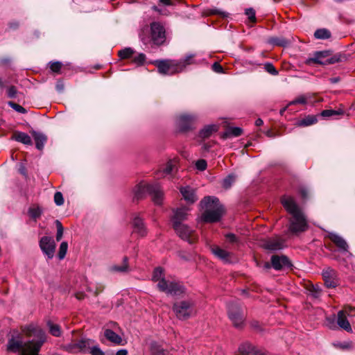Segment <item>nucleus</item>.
Returning a JSON list of instances; mask_svg holds the SVG:
<instances>
[{
    "label": "nucleus",
    "mask_w": 355,
    "mask_h": 355,
    "mask_svg": "<svg viewBox=\"0 0 355 355\" xmlns=\"http://www.w3.org/2000/svg\"><path fill=\"white\" fill-rule=\"evenodd\" d=\"M329 56V53L327 51H316L313 53V57L307 58L304 63L307 65L313 64L325 65L327 64V58Z\"/></svg>",
    "instance_id": "18"
},
{
    "label": "nucleus",
    "mask_w": 355,
    "mask_h": 355,
    "mask_svg": "<svg viewBox=\"0 0 355 355\" xmlns=\"http://www.w3.org/2000/svg\"><path fill=\"white\" fill-rule=\"evenodd\" d=\"M105 337L111 343L116 345H123V339L121 336L115 333L113 330L106 329L104 331Z\"/></svg>",
    "instance_id": "22"
},
{
    "label": "nucleus",
    "mask_w": 355,
    "mask_h": 355,
    "mask_svg": "<svg viewBox=\"0 0 355 355\" xmlns=\"http://www.w3.org/2000/svg\"><path fill=\"white\" fill-rule=\"evenodd\" d=\"M286 210L291 215L288 219V231L293 235H298L308 230L306 218L292 197L284 196L281 200Z\"/></svg>",
    "instance_id": "2"
},
{
    "label": "nucleus",
    "mask_w": 355,
    "mask_h": 355,
    "mask_svg": "<svg viewBox=\"0 0 355 355\" xmlns=\"http://www.w3.org/2000/svg\"><path fill=\"white\" fill-rule=\"evenodd\" d=\"M229 318L236 328H241L243 325L245 317L241 306L237 304H231L228 306Z\"/></svg>",
    "instance_id": "11"
},
{
    "label": "nucleus",
    "mask_w": 355,
    "mask_h": 355,
    "mask_svg": "<svg viewBox=\"0 0 355 355\" xmlns=\"http://www.w3.org/2000/svg\"><path fill=\"white\" fill-rule=\"evenodd\" d=\"M204 209L200 216V220L207 223L219 221L225 213L224 207L220 203L218 198L214 196H206L200 202Z\"/></svg>",
    "instance_id": "5"
},
{
    "label": "nucleus",
    "mask_w": 355,
    "mask_h": 355,
    "mask_svg": "<svg viewBox=\"0 0 355 355\" xmlns=\"http://www.w3.org/2000/svg\"><path fill=\"white\" fill-rule=\"evenodd\" d=\"M19 171L21 174H23L24 175H26V168L23 164L20 165V168H19Z\"/></svg>",
    "instance_id": "62"
},
{
    "label": "nucleus",
    "mask_w": 355,
    "mask_h": 355,
    "mask_svg": "<svg viewBox=\"0 0 355 355\" xmlns=\"http://www.w3.org/2000/svg\"><path fill=\"white\" fill-rule=\"evenodd\" d=\"M197 119L196 116L189 114H182L178 116L176 125L180 132H187L191 130Z\"/></svg>",
    "instance_id": "12"
},
{
    "label": "nucleus",
    "mask_w": 355,
    "mask_h": 355,
    "mask_svg": "<svg viewBox=\"0 0 355 355\" xmlns=\"http://www.w3.org/2000/svg\"><path fill=\"white\" fill-rule=\"evenodd\" d=\"M139 37L146 46H160L166 40V30L159 22L153 21L150 26H142L139 32Z\"/></svg>",
    "instance_id": "3"
},
{
    "label": "nucleus",
    "mask_w": 355,
    "mask_h": 355,
    "mask_svg": "<svg viewBox=\"0 0 355 355\" xmlns=\"http://www.w3.org/2000/svg\"><path fill=\"white\" fill-rule=\"evenodd\" d=\"M68 249V243L66 241L62 242L58 252V258L60 260H62L64 258Z\"/></svg>",
    "instance_id": "40"
},
{
    "label": "nucleus",
    "mask_w": 355,
    "mask_h": 355,
    "mask_svg": "<svg viewBox=\"0 0 355 355\" xmlns=\"http://www.w3.org/2000/svg\"><path fill=\"white\" fill-rule=\"evenodd\" d=\"M209 14L210 15H222L223 17L226 16L225 12L219 11V10H218L216 9L211 10L210 12H209Z\"/></svg>",
    "instance_id": "59"
},
{
    "label": "nucleus",
    "mask_w": 355,
    "mask_h": 355,
    "mask_svg": "<svg viewBox=\"0 0 355 355\" xmlns=\"http://www.w3.org/2000/svg\"><path fill=\"white\" fill-rule=\"evenodd\" d=\"M196 168L200 171H204L207 168V162L205 159H199L196 163Z\"/></svg>",
    "instance_id": "52"
},
{
    "label": "nucleus",
    "mask_w": 355,
    "mask_h": 355,
    "mask_svg": "<svg viewBox=\"0 0 355 355\" xmlns=\"http://www.w3.org/2000/svg\"><path fill=\"white\" fill-rule=\"evenodd\" d=\"M354 308L349 307L346 308L345 310L339 311L338 313L337 323L339 327L347 332L352 331L351 325L347 318V315H349L350 312L353 311Z\"/></svg>",
    "instance_id": "17"
},
{
    "label": "nucleus",
    "mask_w": 355,
    "mask_h": 355,
    "mask_svg": "<svg viewBox=\"0 0 355 355\" xmlns=\"http://www.w3.org/2000/svg\"><path fill=\"white\" fill-rule=\"evenodd\" d=\"M84 296H85V295H84L83 293H77V294L76 295V298H77V299H78V300H82V299H83V298H84Z\"/></svg>",
    "instance_id": "64"
},
{
    "label": "nucleus",
    "mask_w": 355,
    "mask_h": 355,
    "mask_svg": "<svg viewBox=\"0 0 355 355\" xmlns=\"http://www.w3.org/2000/svg\"><path fill=\"white\" fill-rule=\"evenodd\" d=\"M211 252L215 256H216L223 261H229V257L230 255V253L228 252L227 251L216 246L211 248Z\"/></svg>",
    "instance_id": "29"
},
{
    "label": "nucleus",
    "mask_w": 355,
    "mask_h": 355,
    "mask_svg": "<svg viewBox=\"0 0 355 355\" xmlns=\"http://www.w3.org/2000/svg\"><path fill=\"white\" fill-rule=\"evenodd\" d=\"M55 88L58 92H62L64 88V83L61 80H58L56 83Z\"/></svg>",
    "instance_id": "56"
},
{
    "label": "nucleus",
    "mask_w": 355,
    "mask_h": 355,
    "mask_svg": "<svg viewBox=\"0 0 355 355\" xmlns=\"http://www.w3.org/2000/svg\"><path fill=\"white\" fill-rule=\"evenodd\" d=\"M268 42L272 46L286 47L291 44V41L283 37H270Z\"/></svg>",
    "instance_id": "27"
},
{
    "label": "nucleus",
    "mask_w": 355,
    "mask_h": 355,
    "mask_svg": "<svg viewBox=\"0 0 355 355\" xmlns=\"http://www.w3.org/2000/svg\"><path fill=\"white\" fill-rule=\"evenodd\" d=\"M49 67H50V69L51 70L54 72V73H60V69L62 67V63L59 62V61H56V62H51L49 63Z\"/></svg>",
    "instance_id": "45"
},
{
    "label": "nucleus",
    "mask_w": 355,
    "mask_h": 355,
    "mask_svg": "<svg viewBox=\"0 0 355 355\" xmlns=\"http://www.w3.org/2000/svg\"><path fill=\"white\" fill-rule=\"evenodd\" d=\"M134 53L135 51L132 48L127 47L122 50H120L118 53V55L120 57L121 59H128L131 58Z\"/></svg>",
    "instance_id": "37"
},
{
    "label": "nucleus",
    "mask_w": 355,
    "mask_h": 355,
    "mask_svg": "<svg viewBox=\"0 0 355 355\" xmlns=\"http://www.w3.org/2000/svg\"><path fill=\"white\" fill-rule=\"evenodd\" d=\"M33 136L35 141L36 148L38 150H42L47 140L46 136L42 133L36 132H33Z\"/></svg>",
    "instance_id": "26"
},
{
    "label": "nucleus",
    "mask_w": 355,
    "mask_h": 355,
    "mask_svg": "<svg viewBox=\"0 0 355 355\" xmlns=\"http://www.w3.org/2000/svg\"><path fill=\"white\" fill-rule=\"evenodd\" d=\"M152 280L157 282L159 291L172 296H180L185 293V288L180 282L166 279L164 277V270L156 268L153 274Z\"/></svg>",
    "instance_id": "6"
},
{
    "label": "nucleus",
    "mask_w": 355,
    "mask_h": 355,
    "mask_svg": "<svg viewBox=\"0 0 355 355\" xmlns=\"http://www.w3.org/2000/svg\"><path fill=\"white\" fill-rule=\"evenodd\" d=\"M146 193L152 196L155 204L161 205L162 203L164 193L159 184L145 183L137 184L134 189V198L137 200L141 199Z\"/></svg>",
    "instance_id": "7"
},
{
    "label": "nucleus",
    "mask_w": 355,
    "mask_h": 355,
    "mask_svg": "<svg viewBox=\"0 0 355 355\" xmlns=\"http://www.w3.org/2000/svg\"><path fill=\"white\" fill-rule=\"evenodd\" d=\"M92 341L90 339L83 338L76 343L68 345L67 349L71 352H85L89 348Z\"/></svg>",
    "instance_id": "19"
},
{
    "label": "nucleus",
    "mask_w": 355,
    "mask_h": 355,
    "mask_svg": "<svg viewBox=\"0 0 355 355\" xmlns=\"http://www.w3.org/2000/svg\"><path fill=\"white\" fill-rule=\"evenodd\" d=\"M195 55L189 54L180 60H157L153 64L157 68V71L162 75L171 76L182 72L187 66L194 64Z\"/></svg>",
    "instance_id": "4"
},
{
    "label": "nucleus",
    "mask_w": 355,
    "mask_h": 355,
    "mask_svg": "<svg viewBox=\"0 0 355 355\" xmlns=\"http://www.w3.org/2000/svg\"><path fill=\"white\" fill-rule=\"evenodd\" d=\"M173 6V3L172 0H159V5L158 6H153L152 7V9L157 12L160 15H167L168 13L167 10L165 8H160V6Z\"/></svg>",
    "instance_id": "30"
},
{
    "label": "nucleus",
    "mask_w": 355,
    "mask_h": 355,
    "mask_svg": "<svg viewBox=\"0 0 355 355\" xmlns=\"http://www.w3.org/2000/svg\"><path fill=\"white\" fill-rule=\"evenodd\" d=\"M218 128L216 124L207 125L199 132V137L202 139L209 138L213 133L216 132Z\"/></svg>",
    "instance_id": "23"
},
{
    "label": "nucleus",
    "mask_w": 355,
    "mask_h": 355,
    "mask_svg": "<svg viewBox=\"0 0 355 355\" xmlns=\"http://www.w3.org/2000/svg\"><path fill=\"white\" fill-rule=\"evenodd\" d=\"M331 35L330 31L326 28L318 29L314 33L315 37L320 40L329 39Z\"/></svg>",
    "instance_id": "35"
},
{
    "label": "nucleus",
    "mask_w": 355,
    "mask_h": 355,
    "mask_svg": "<svg viewBox=\"0 0 355 355\" xmlns=\"http://www.w3.org/2000/svg\"><path fill=\"white\" fill-rule=\"evenodd\" d=\"M264 267L266 268H272L275 270H284L286 269H291L293 264L291 260L286 255H272L270 258V263L268 262L265 263Z\"/></svg>",
    "instance_id": "9"
},
{
    "label": "nucleus",
    "mask_w": 355,
    "mask_h": 355,
    "mask_svg": "<svg viewBox=\"0 0 355 355\" xmlns=\"http://www.w3.org/2000/svg\"><path fill=\"white\" fill-rule=\"evenodd\" d=\"M90 353L92 355H105L104 352L98 346H94L91 347Z\"/></svg>",
    "instance_id": "54"
},
{
    "label": "nucleus",
    "mask_w": 355,
    "mask_h": 355,
    "mask_svg": "<svg viewBox=\"0 0 355 355\" xmlns=\"http://www.w3.org/2000/svg\"><path fill=\"white\" fill-rule=\"evenodd\" d=\"M8 105L19 113L25 114L27 112L26 110L24 107L15 102L9 101L8 103Z\"/></svg>",
    "instance_id": "42"
},
{
    "label": "nucleus",
    "mask_w": 355,
    "mask_h": 355,
    "mask_svg": "<svg viewBox=\"0 0 355 355\" xmlns=\"http://www.w3.org/2000/svg\"><path fill=\"white\" fill-rule=\"evenodd\" d=\"M21 331L27 337H35L26 343L11 338L8 340L7 349L12 352H19V355H39V352L46 342V336L44 331L39 327L30 324L21 328Z\"/></svg>",
    "instance_id": "1"
},
{
    "label": "nucleus",
    "mask_w": 355,
    "mask_h": 355,
    "mask_svg": "<svg viewBox=\"0 0 355 355\" xmlns=\"http://www.w3.org/2000/svg\"><path fill=\"white\" fill-rule=\"evenodd\" d=\"M131 225L132 227V234H136L139 237H144L147 235L148 231L144 222V219L140 217L139 214H132Z\"/></svg>",
    "instance_id": "14"
},
{
    "label": "nucleus",
    "mask_w": 355,
    "mask_h": 355,
    "mask_svg": "<svg viewBox=\"0 0 355 355\" xmlns=\"http://www.w3.org/2000/svg\"><path fill=\"white\" fill-rule=\"evenodd\" d=\"M243 132V130L239 127H233L228 129L226 132L227 136L239 137Z\"/></svg>",
    "instance_id": "41"
},
{
    "label": "nucleus",
    "mask_w": 355,
    "mask_h": 355,
    "mask_svg": "<svg viewBox=\"0 0 355 355\" xmlns=\"http://www.w3.org/2000/svg\"><path fill=\"white\" fill-rule=\"evenodd\" d=\"M263 123V121L261 119H258L255 121V124L257 126H260Z\"/></svg>",
    "instance_id": "63"
},
{
    "label": "nucleus",
    "mask_w": 355,
    "mask_h": 355,
    "mask_svg": "<svg viewBox=\"0 0 355 355\" xmlns=\"http://www.w3.org/2000/svg\"><path fill=\"white\" fill-rule=\"evenodd\" d=\"M340 60V58L337 55H335L331 58H327L326 62H327V64H334L336 62H339Z\"/></svg>",
    "instance_id": "57"
},
{
    "label": "nucleus",
    "mask_w": 355,
    "mask_h": 355,
    "mask_svg": "<svg viewBox=\"0 0 355 355\" xmlns=\"http://www.w3.org/2000/svg\"><path fill=\"white\" fill-rule=\"evenodd\" d=\"M245 14L248 16V18L250 22H256L257 19L255 16V10L253 8H250L245 9Z\"/></svg>",
    "instance_id": "47"
},
{
    "label": "nucleus",
    "mask_w": 355,
    "mask_h": 355,
    "mask_svg": "<svg viewBox=\"0 0 355 355\" xmlns=\"http://www.w3.org/2000/svg\"><path fill=\"white\" fill-rule=\"evenodd\" d=\"M12 139L15 141L26 145H31L32 140L31 137L25 132L16 131L13 133Z\"/></svg>",
    "instance_id": "24"
},
{
    "label": "nucleus",
    "mask_w": 355,
    "mask_h": 355,
    "mask_svg": "<svg viewBox=\"0 0 355 355\" xmlns=\"http://www.w3.org/2000/svg\"><path fill=\"white\" fill-rule=\"evenodd\" d=\"M19 26V24L17 22H12L9 24V27L12 29H15Z\"/></svg>",
    "instance_id": "61"
},
{
    "label": "nucleus",
    "mask_w": 355,
    "mask_h": 355,
    "mask_svg": "<svg viewBox=\"0 0 355 355\" xmlns=\"http://www.w3.org/2000/svg\"><path fill=\"white\" fill-rule=\"evenodd\" d=\"M112 270L119 272H127L129 270L128 266V258L124 257L123 259V263L121 266H114L112 267Z\"/></svg>",
    "instance_id": "34"
},
{
    "label": "nucleus",
    "mask_w": 355,
    "mask_h": 355,
    "mask_svg": "<svg viewBox=\"0 0 355 355\" xmlns=\"http://www.w3.org/2000/svg\"><path fill=\"white\" fill-rule=\"evenodd\" d=\"M173 311L177 318L185 320L195 313V303L192 300H180L173 305Z\"/></svg>",
    "instance_id": "8"
},
{
    "label": "nucleus",
    "mask_w": 355,
    "mask_h": 355,
    "mask_svg": "<svg viewBox=\"0 0 355 355\" xmlns=\"http://www.w3.org/2000/svg\"><path fill=\"white\" fill-rule=\"evenodd\" d=\"M150 349L153 355H168V354L167 350L155 342L150 344Z\"/></svg>",
    "instance_id": "31"
},
{
    "label": "nucleus",
    "mask_w": 355,
    "mask_h": 355,
    "mask_svg": "<svg viewBox=\"0 0 355 355\" xmlns=\"http://www.w3.org/2000/svg\"><path fill=\"white\" fill-rule=\"evenodd\" d=\"M29 215L31 218L36 219L42 214V210L39 207L30 208L28 210Z\"/></svg>",
    "instance_id": "44"
},
{
    "label": "nucleus",
    "mask_w": 355,
    "mask_h": 355,
    "mask_svg": "<svg viewBox=\"0 0 355 355\" xmlns=\"http://www.w3.org/2000/svg\"><path fill=\"white\" fill-rule=\"evenodd\" d=\"M180 191L183 198L189 204H193L198 200L196 191L193 188L187 186L180 189Z\"/></svg>",
    "instance_id": "21"
},
{
    "label": "nucleus",
    "mask_w": 355,
    "mask_h": 355,
    "mask_svg": "<svg viewBox=\"0 0 355 355\" xmlns=\"http://www.w3.org/2000/svg\"><path fill=\"white\" fill-rule=\"evenodd\" d=\"M55 225L57 228L56 240L59 241L62 237L64 228L62 223L58 220H55Z\"/></svg>",
    "instance_id": "43"
},
{
    "label": "nucleus",
    "mask_w": 355,
    "mask_h": 355,
    "mask_svg": "<svg viewBox=\"0 0 355 355\" xmlns=\"http://www.w3.org/2000/svg\"><path fill=\"white\" fill-rule=\"evenodd\" d=\"M328 238L336 245L340 252H348L349 245L342 236L335 233H329Z\"/></svg>",
    "instance_id": "20"
},
{
    "label": "nucleus",
    "mask_w": 355,
    "mask_h": 355,
    "mask_svg": "<svg viewBox=\"0 0 355 355\" xmlns=\"http://www.w3.org/2000/svg\"><path fill=\"white\" fill-rule=\"evenodd\" d=\"M177 168V164L175 160H169L160 173L162 176H166L173 173V171Z\"/></svg>",
    "instance_id": "32"
},
{
    "label": "nucleus",
    "mask_w": 355,
    "mask_h": 355,
    "mask_svg": "<svg viewBox=\"0 0 355 355\" xmlns=\"http://www.w3.org/2000/svg\"><path fill=\"white\" fill-rule=\"evenodd\" d=\"M310 97H311V96L309 94H304V95H301V96L297 97L293 101H291L288 104V106H290V105H295V104L305 105V104L307 103L308 100L310 98Z\"/></svg>",
    "instance_id": "36"
},
{
    "label": "nucleus",
    "mask_w": 355,
    "mask_h": 355,
    "mask_svg": "<svg viewBox=\"0 0 355 355\" xmlns=\"http://www.w3.org/2000/svg\"><path fill=\"white\" fill-rule=\"evenodd\" d=\"M55 246V243L52 237L43 236L40 241V247L49 259H51L54 257Z\"/></svg>",
    "instance_id": "15"
},
{
    "label": "nucleus",
    "mask_w": 355,
    "mask_h": 355,
    "mask_svg": "<svg viewBox=\"0 0 355 355\" xmlns=\"http://www.w3.org/2000/svg\"><path fill=\"white\" fill-rule=\"evenodd\" d=\"M226 241L231 244H238L239 243V238L232 233H228L225 235Z\"/></svg>",
    "instance_id": "48"
},
{
    "label": "nucleus",
    "mask_w": 355,
    "mask_h": 355,
    "mask_svg": "<svg viewBox=\"0 0 355 355\" xmlns=\"http://www.w3.org/2000/svg\"><path fill=\"white\" fill-rule=\"evenodd\" d=\"M173 228L177 234L182 239L187 241L189 243L193 244L197 241V234L187 225L181 223H176L173 225Z\"/></svg>",
    "instance_id": "10"
},
{
    "label": "nucleus",
    "mask_w": 355,
    "mask_h": 355,
    "mask_svg": "<svg viewBox=\"0 0 355 355\" xmlns=\"http://www.w3.org/2000/svg\"><path fill=\"white\" fill-rule=\"evenodd\" d=\"M128 352L125 349H121L116 352V355H128Z\"/></svg>",
    "instance_id": "60"
},
{
    "label": "nucleus",
    "mask_w": 355,
    "mask_h": 355,
    "mask_svg": "<svg viewBox=\"0 0 355 355\" xmlns=\"http://www.w3.org/2000/svg\"><path fill=\"white\" fill-rule=\"evenodd\" d=\"M261 246L263 249L274 252L282 250L285 246V240L280 236H276L263 241Z\"/></svg>",
    "instance_id": "13"
},
{
    "label": "nucleus",
    "mask_w": 355,
    "mask_h": 355,
    "mask_svg": "<svg viewBox=\"0 0 355 355\" xmlns=\"http://www.w3.org/2000/svg\"><path fill=\"white\" fill-rule=\"evenodd\" d=\"M264 69L268 73H269L273 76L278 75V71L275 68V67L273 66V64L272 63H270V62L266 63L264 64Z\"/></svg>",
    "instance_id": "49"
},
{
    "label": "nucleus",
    "mask_w": 355,
    "mask_h": 355,
    "mask_svg": "<svg viewBox=\"0 0 355 355\" xmlns=\"http://www.w3.org/2000/svg\"><path fill=\"white\" fill-rule=\"evenodd\" d=\"M17 89L15 86H10L7 89V94L9 98H13L16 97Z\"/></svg>",
    "instance_id": "53"
},
{
    "label": "nucleus",
    "mask_w": 355,
    "mask_h": 355,
    "mask_svg": "<svg viewBox=\"0 0 355 355\" xmlns=\"http://www.w3.org/2000/svg\"><path fill=\"white\" fill-rule=\"evenodd\" d=\"M298 192L300 194L301 197L304 200H306L309 198V190L307 189V188H306L305 187H304V186L300 187V188L298 189Z\"/></svg>",
    "instance_id": "51"
},
{
    "label": "nucleus",
    "mask_w": 355,
    "mask_h": 355,
    "mask_svg": "<svg viewBox=\"0 0 355 355\" xmlns=\"http://www.w3.org/2000/svg\"><path fill=\"white\" fill-rule=\"evenodd\" d=\"M212 69L216 72V73H222L223 72V67L222 66L218 63L214 62L212 65Z\"/></svg>",
    "instance_id": "55"
},
{
    "label": "nucleus",
    "mask_w": 355,
    "mask_h": 355,
    "mask_svg": "<svg viewBox=\"0 0 355 355\" xmlns=\"http://www.w3.org/2000/svg\"><path fill=\"white\" fill-rule=\"evenodd\" d=\"M236 178L234 175H229L223 179L222 182L223 187L227 189L231 187L232 184L235 182Z\"/></svg>",
    "instance_id": "39"
},
{
    "label": "nucleus",
    "mask_w": 355,
    "mask_h": 355,
    "mask_svg": "<svg viewBox=\"0 0 355 355\" xmlns=\"http://www.w3.org/2000/svg\"><path fill=\"white\" fill-rule=\"evenodd\" d=\"M189 209L186 207L178 208L175 211L173 218V225L176 223H181L182 220H186L188 216Z\"/></svg>",
    "instance_id": "25"
},
{
    "label": "nucleus",
    "mask_w": 355,
    "mask_h": 355,
    "mask_svg": "<svg viewBox=\"0 0 355 355\" xmlns=\"http://www.w3.org/2000/svg\"><path fill=\"white\" fill-rule=\"evenodd\" d=\"M322 277L325 285L328 288H335L339 284L338 273L335 270L331 268L323 270Z\"/></svg>",
    "instance_id": "16"
},
{
    "label": "nucleus",
    "mask_w": 355,
    "mask_h": 355,
    "mask_svg": "<svg viewBox=\"0 0 355 355\" xmlns=\"http://www.w3.org/2000/svg\"><path fill=\"white\" fill-rule=\"evenodd\" d=\"M317 118L314 115H308L297 122L299 126H309L317 122Z\"/></svg>",
    "instance_id": "33"
},
{
    "label": "nucleus",
    "mask_w": 355,
    "mask_h": 355,
    "mask_svg": "<svg viewBox=\"0 0 355 355\" xmlns=\"http://www.w3.org/2000/svg\"><path fill=\"white\" fill-rule=\"evenodd\" d=\"M312 295L314 297H319L320 296V289H319L318 287H315V286H313V288H312Z\"/></svg>",
    "instance_id": "58"
},
{
    "label": "nucleus",
    "mask_w": 355,
    "mask_h": 355,
    "mask_svg": "<svg viewBox=\"0 0 355 355\" xmlns=\"http://www.w3.org/2000/svg\"><path fill=\"white\" fill-rule=\"evenodd\" d=\"M46 326L49 328V333L55 337H60L62 335V329L59 324L54 323L51 320L46 322Z\"/></svg>",
    "instance_id": "28"
},
{
    "label": "nucleus",
    "mask_w": 355,
    "mask_h": 355,
    "mask_svg": "<svg viewBox=\"0 0 355 355\" xmlns=\"http://www.w3.org/2000/svg\"><path fill=\"white\" fill-rule=\"evenodd\" d=\"M146 55L143 53H139L137 55L133 58L132 62L137 65H142L146 60Z\"/></svg>",
    "instance_id": "46"
},
{
    "label": "nucleus",
    "mask_w": 355,
    "mask_h": 355,
    "mask_svg": "<svg viewBox=\"0 0 355 355\" xmlns=\"http://www.w3.org/2000/svg\"><path fill=\"white\" fill-rule=\"evenodd\" d=\"M54 202L58 206L62 205L64 203L63 196L61 192L57 191L54 194Z\"/></svg>",
    "instance_id": "50"
},
{
    "label": "nucleus",
    "mask_w": 355,
    "mask_h": 355,
    "mask_svg": "<svg viewBox=\"0 0 355 355\" xmlns=\"http://www.w3.org/2000/svg\"><path fill=\"white\" fill-rule=\"evenodd\" d=\"M344 114V111L343 110H324L322 111L321 116L323 117H331L337 115H343Z\"/></svg>",
    "instance_id": "38"
}]
</instances>
